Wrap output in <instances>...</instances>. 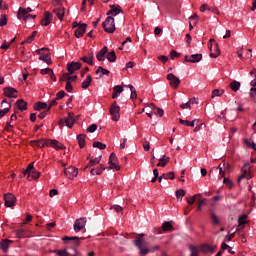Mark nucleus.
I'll list each match as a JSON object with an SVG mask.
<instances>
[{
    "label": "nucleus",
    "instance_id": "f257e3e1",
    "mask_svg": "<svg viewBox=\"0 0 256 256\" xmlns=\"http://www.w3.org/2000/svg\"><path fill=\"white\" fill-rule=\"evenodd\" d=\"M135 247H137V249H139V253L140 255H147L148 253H155V251H159V249H161V246L159 245H155L153 247L149 248H145L143 247V243H145V239L143 238H136L133 241Z\"/></svg>",
    "mask_w": 256,
    "mask_h": 256
},
{
    "label": "nucleus",
    "instance_id": "f03ea898",
    "mask_svg": "<svg viewBox=\"0 0 256 256\" xmlns=\"http://www.w3.org/2000/svg\"><path fill=\"white\" fill-rule=\"evenodd\" d=\"M38 147L39 149H43V147H54V149H65V145H63L59 141L47 140V139H39Z\"/></svg>",
    "mask_w": 256,
    "mask_h": 256
},
{
    "label": "nucleus",
    "instance_id": "7ed1b4c3",
    "mask_svg": "<svg viewBox=\"0 0 256 256\" xmlns=\"http://www.w3.org/2000/svg\"><path fill=\"white\" fill-rule=\"evenodd\" d=\"M75 114L73 112H69L67 117L61 118L59 121V125L69 127L72 129L75 125Z\"/></svg>",
    "mask_w": 256,
    "mask_h": 256
},
{
    "label": "nucleus",
    "instance_id": "20e7f679",
    "mask_svg": "<svg viewBox=\"0 0 256 256\" xmlns=\"http://www.w3.org/2000/svg\"><path fill=\"white\" fill-rule=\"evenodd\" d=\"M102 26L106 33H115V18L107 16Z\"/></svg>",
    "mask_w": 256,
    "mask_h": 256
},
{
    "label": "nucleus",
    "instance_id": "39448f33",
    "mask_svg": "<svg viewBox=\"0 0 256 256\" xmlns=\"http://www.w3.org/2000/svg\"><path fill=\"white\" fill-rule=\"evenodd\" d=\"M110 115H112V121H119L121 116L119 115V111H121V107L117 105V101H114L110 107Z\"/></svg>",
    "mask_w": 256,
    "mask_h": 256
},
{
    "label": "nucleus",
    "instance_id": "423d86ee",
    "mask_svg": "<svg viewBox=\"0 0 256 256\" xmlns=\"http://www.w3.org/2000/svg\"><path fill=\"white\" fill-rule=\"evenodd\" d=\"M249 171H251V166L249 165V163L244 164V166L242 167V174L237 180L238 184H240L243 179H251V173Z\"/></svg>",
    "mask_w": 256,
    "mask_h": 256
},
{
    "label": "nucleus",
    "instance_id": "0eeeda50",
    "mask_svg": "<svg viewBox=\"0 0 256 256\" xmlns=\"http://www.w3.org/2000/svg\"><path fill=\"white\" fill-rule=\"evenodd\" d=\"M51 253H55L58 256H77L79 252L77 251V249L73 248L70 251H68L67 249L52 250Z\"/></svg>",
    "mask_w": 256,
    "mask_h": 256
},
{
    "label": "nucleus",
    "instance_id": "6e6552de",
    "mask_svg": "<svg viewBox=\"0 0 256 256\" xmlns=\"http://www.w3.org/2000/svg\"><path fill=\"white\" fill-rule=\"evenodd\" d=\"M85 225H87V218L82 217V218L76 219L74 222V231L76 233H79V231H82V229H85Z\"/></svg>",
    "mask_w": 256,
    "mask_h": 256
},
{
    "label": "nucleus",
    "instance_id": "1a4fd4ad",
    "mask_svg": "<svg viewBox=\"0 0 256 256\" xmlns=\"http://www.w3.org/2000/svg\"><path fill=\"white\" fill-rule=\"evenodd\" d=\"M166 78L169 80V85L173 89H177V87L181 85V79H179V77L175 76L173 73L168 74Z\"/></svg>",
    "mask_w": 256,
    "mask_h": 256
},
{
    "label": "nucleus",
    "instance_id": "9d476101",
    "mask_svg": "<svg viewBox=\"0 0 256 256\" xmlns=\"http://www.w3.org/2000/svg\"><path fill=\"white\" fill-rule=\"evenodd\" d=\"M209 43L210 44L208 45V49L211 52L210 57L212 59H217V57H219L221 55V50H219V46L216 44V50H215V53H213V43H215V39L211 38L209 40Z\"/></svg>",
    "mask_w": 256,
    "mask_h": 256
},
{
    "label": "nucleus",
    "instance_id": "9b49d317",
    "mask_svg": "<svg viewBox=\"0 0 256 256\" xmlns=\"http://www.w3.org/2000/svg\"><path fill=\"white\" fill-rule=\"evenodd\" d=\"M5 207H15L17 198L15 195L8 193L4 195Z\"/></svg>",
    "mask_w": 256,
    "mask_h": 256
},
{
    "label": "nucleus",
    "instance_id": "f8f14e48",
    "mask_svg": "<svg viewBox=\"0 0 256 256\" xmlns=\"http://www.w3.org/2000/svg\"><path fill=\"white\" fill-rule=\"evenodd\" d=\"M64 173L68 179H75V177L79 175V170L75 167L69 166L68 168L64 169Z\"/></svg>",
    "mask_w": 256,
    "mask_h": 256
},
{
    "label": "nucleus",
    "instance_id": "ddd939ff",
    "mask_svg": "<svg viewBox=\"0 0 256 256\" xmlns=\"http://www.w3.org/2000/svg\"><path fill=\"white\" fill-rule=\"evenodd\" d=\"M109 169H115V171H119L121 166L117 165V154L112 152L109 156Z\"/></svg>",
    "mask_w": 256,
    "mask_h": 256
},
{
    "label": "nucleus",
    "instance_id": "4468645a",
    "mask_svg": "<svg viewBox=\"0 0 256 256\" xmlns=\"http://www.w3.org/2000/svg\"><path fill=\"white\" fill-rule=\"evenodd\" d=\"M109 7L110 10L106 13L107 17H117L123 11L119 5H110Z\"/></svg>",
    "mask_w": 256,
    "mask_h": 256
},
{
    "label": "nucleus",
    "instance_id": "2eb2a0df",
    "mask_svg": "<svg viewBox=\"0 0 256 256\" xmlns=\"http://www.w3.org/2000/svg\"><path fill=\"white\" fill-rule=\"evenodd\" d=\"M81 62H71L67 64V71L70 75H73L75 71H79L81 69Z\"/></svg>",
    "mask_w": 256,
    "mask_h": 256
},
{
    "label": "nucleus",
    "instance_id": "dca6fc26",
    "mask_svg": "<svg viewBox=\"0 0 256 256\" xmlns=\"http://www.w3.org/2000/svg\"><path fill=\"white\" fill-rule=\"evenodd\" d=\"M4 95L10 99H17V89L12 87H6L3 89Z\"/></svg>",
    "mask_w": 256,
    "mask_h": 256
},
{
    "label": "nucleus",
    "instance_id": "f3484780",
    "mask_svg": "<svg viewBox=\"0 0 256 256\" xmlns=\"http://www.w3.org/2000/svg\"><path fill=\"white\" fill-rule=\"evenodd\" d=\"M87 31V24H80L78 29L75 30L74 35L77 37V39H81L83 35H85V32Z\"/></svg>",
    "mask_w": 256,
    "mask_h": 256
},
{
    "label": "nucleus",
    "instance_id": "a211bd4d",
    "mask_svg": "<svg viewBox=\"0 0 256 256\" xmlns=\"http://www.w3.org/2000/svg\"><path fill=\"white\" fill-rule=\"evenodd\" d=\"M52 21H53V14H51V12H45L44 19L41 20V25L43 27H47Z\"/></svg>",
    "mask_w": 256,
    "mask_h": 256
},
{
    "label": "nucleus",
    "instance_id": "6ab92c4d",
    "mask_svg": "<svg viewBox=\"0 0 256 256\" xmlns=\"http://www.w3.org/2000/svg\"><path fill=\"white\" fill-rule=\"evenodd\" d=\"M109 52V48L107 46H104L96 55V59L98 61H105V56Z\"/></svg>",
    "mask_w": 256,
    "mask_h": 256
},
{
    "label": "nucleus",
    "instance_id": "aec40b11",
    "mask_svg": "<svg viewBox=\"0 0 256 256\" xmlns=\"http://www.w3.org/2000/svg\"><path fill=\"white\" fill-rule=\"evenodd\" d=\"M53 13H55L56 17H58L60 21H63L65 17V7L61 6L59 8H55Z\"/></svg>",
    "mask_w": 256,
    "mask_h": 256
},
{
    "label": "nucleus",
    "instance_id": "412c9836",
    "mask_svg": "<svg viewBox=\"0 0 256 256\" xmlns=\"http://www.w3.org/2000/svg\"><path fill=\"white\" fill-rule=\"evenodd\" d=\"M9 243H13V241L9 239L0 241V249H2L3 253H7L9 251Z\"/></svg>",
    "mask_w": 256,
    "mask_h": 256
},
{
    "label": "nucleus",
    "instance_id": "4be33fe9",
    "mask_svg": "<svg viewBox=\"0 0 256 256\" xmlns=\"http://www.w3.org/2000/svg\"><path fill=\"white\" fill-rule=\"evenodd\" d=\"M113 94H112V99H117V97H119V95H121L124 91L123 86L121 85H116L113 88Z\"/></svg>",
    "mask_w": 256,
    "mask_h": 256
},
{
    "label": "nucleus",
    "instance_id": "5701e85b",
    "mask_svg": "<svg viewBox=\"0 0 256 256\" xmlns=\"http://www.w3.org/2000/svg\"><path fill=\"white\" fill-rule=\"evenodd\" d=\"M16 106L18 107L19 111H27V102L23 99H18L16 101Z\"/></svg>",
    "mask_w": 256,
    "mask_h": 256
},
{
    "label": "nucleus",
    "instance_id": "b1692460",
    "mask_svg": "<svg viewBox=\"0 0 256 256\" xmlns=\"http://www.w3.org/2000/svg\"><path fill=\"white\" fill-rule=\"evenodd\" d=\"M32 11H33V9H31V8H27V9L19 8L17 17H18V19H22L23 16L28 15V13H31Z\"/></svg>",
    "mask_w": 256,
    "mask_h": 256
},
{
    "label": "nucleus",
    "instance_id": "393cba45",
    "mask_svg": "<svg viewBox=\"0 0 256 256\" xmlns=\"http://www.w3.org/2000/svg\"><path fill=\"white\" fill-rule=\"evenodd\" d=\"M79 237L77 236H73V237H69V236H66L63 241H72V243H74V246L75 247H79V245L81 244V241H79Z\"/></svg>",
    "mask_w": 256,
    "mask_h": 256
},
{
    "label": "nucleus",
    "instance_id": "a878e982",
    "mask_svg": "<svg viewBox=\"0 0 256 256\" xmlns=\"http://www.w3.org/2000/svg\"><path fill=\"white\" fill-rule=\"evenodd\" d=\"M230 89L237 93V91L241 88V82L234 80L229 84Z\"/></svg>",
    "mask_w": 256,
    "mask_h": 256
},
{
    "label": "nucleus",
    "instance_id": "bb28decb",
    "mask_svg": "<svg viewBox=\"0 0 256 256\" xmlns=\"http://www.w3.org/2000/svg\"><path fill=\"white\" fill-rule=\"evenodd\" d=\"M201 59H203L202 54H193L189 58V63H199V61H201Z\"/></svg>",
    "mask_w": 256,
    "mask_h": 256
},
{
    "label": "nucleus",
    "instance_id": "cd10ccee",
    "mask_svg": "<svg viewBox=\"0 0 256 256\" xmlns=\"http://www.w3.org/2000/svg\"><path fill=\"white\" fill-rule=\"evenodd\" d=\"M111 72L101 66L98 67V69L96 70V75H99V79H101V77H103V75H109Z\"/></svg>",
    "mask_w": 256,
    "mask_h": 256
},
{
    "label": "nucleus",
    "instance_id": "c85d7f7f",
    "mask_svg": "<svg viewBox=\"0 0 256 256\" xmlns=\"http://www.w3.org/2000/svg\"><path fill=\"white\" fill-rule=\"evenodd\" d=\"M200 251H202V253H214L215 249H213V247L210 245L203 244L200 246Z\"/></svg>",
    "mask_w": 256,
    "mask_h": 256
},
{
    "label": "nucleus",
    "instance_id": "c756f323",
    "mask_svg": "<svg viewBox=\"0 0 256 256\" xmlns=\"http://www.w3.org/2000/svg\"><path fill=\"white\" fill-rule=\"evenodd\" d=\"M103 171H105V167L103 165H100L97 168H92L90 170L91 175H101V173H103Z\"/></svg>",
    "mask_w": 256,
    "mask_h": 256
},
{
    "label": "nucleus",
    "instance_id": "7c9ffc66",
    "mask_svg": "<svg viewBox=\"0 0 256 256\" xmlns=\"http://www.w3.org/2000/svg\"><path fill=\"white\" fill-rule=\"evenodd\" d=\"M85 137H87V135L85 134H80L76 137L80 149H83V147H85Z\"/></svg>",
    "mask_w": 256,
    "mask_h": 256
},
{
    "label": "nucleus",
    "instance_id": "2f4dec72",
    "mask_svg": "<svg viewBox=\"0 0 256 256\" xmlns=\"http://www.w3.org/2000/svg\"><path fill=\"white\" fill-rule=\"evenodd\" d=\"M91 81H93V78L91 75H87L86 79L82 82V89H89V85H91Z\"/></svg>",
    "mask_w": 256,
    "mask_h": 256
},
{
    "label": "nucleus",
    "instance_id": "473e14b6",
    "mask_svg": "<svg viewBox=\"0 0 256 256\" xmlns=\"http://www.w3.org/2000/svg\"><path fill=\"white\" fill-rule=\"evenodd\" d=\"M106 59H108L109 63H115L117 61V55L115 51H111L107 54Z\"/></svg>",
    "mask_w": 256,
    "mask_h": 256
},
{
    "label": "nucleus",
    "instance_id": "72a5a7b5",
    "mask_svg": "<svg viewBox=\"0 0 256 256\" xmlns=\"http://www.w3.org/2000/svg\"><path fill=\"white\" fill-rule=\"evenodd\" d=\"M35 111H41V109H48L47 103L45 102H37L34 104Z\"/></svg>",
    "mask_w": 256,
    "mask_h": 256
},
{
    "label": "nucleus",
    "instance_id": "f704fd0d",
    "mask_svg": "<svg viewBox=\"0 0 256 256\" xmlns=\"http://www.w3.org/2000/svg\"><path fill=\"white\" fill-rule=\"evenodd\" d=\"M39 61H44V63H47V65H52L53 61H51V56L49 54L41 55L39 57Z\"/></svg>",
    "mask_w": 256,
    "mask_h": 256
},
{
    "label": "nucleus",
    "instance_id": "c9c22d12",
    "mask_svg": "<svg viewBox=\"0 0 256 256\" xmlns=\"http://www.w3.org/2000/svg\"><path fill=\"white\" fill-rule=\"evenodd\" d=\"M34 168H35V167H34V163H33V162L30 163V164L27 166L26 170L23 172V176L25 177V175H28V177H30V175H31V173H32V171H33Z\"/></svg>",
    "mask_w": 256,
    "mask_h": 256
},
{
    "label": "nucleus",
    "instance_id": "e433bc0d",
    "mask_svg": "<svg viewBox=\"0 0 256 256\" xmlns=\"http://www.w3.org/2000/svg\"><path fill=\"white\" fill-rule=\"evenodd\" d=\"M189 250L190 256H199V248H197L196 246L190 245Z\"/></svg>",
    "mask_w": 256,
    "mask_h": 256
},
{
    "label": "nucleus",
    "instance_id": "4c0bfd02",
    "mask_svg": "<svg viewBox=\"0 0 256 256\" xmlns=\"http://www.w3.org/2000/svg\"><path fill=\"white\" fill-rule=\"evenodd\" d=\"M125 87H127V85H125ZM128 88L131 91V95H130V99H135L137 97V90L135 89V86L133 85H128Z\"/></svg>",
    "mask_w": 256,
    "mask_h": 256
},
{
    "label": "nucleus",
    "instance_id": "58836bf2",
    "mask_svg": "<svg viewBox=\"0 0 256 256\" xmlns=\"http://www.w3.org/2000/svg\"><path fill=\"white\" fill-rule=\"evenodd\" d=\"M92 147L100 149L101 151L107 149V145L103 144L102 142H94Z\"/></svg>",
    "mask_w": 256,
    "mask_h": 256
},
{
    "label": "nucleus",
    "instance_id": "ea45409f",
    "mask_svg": "<svg viewBox=\"0 0 256 256\" xmlns=\"http://www.w3.org/2000/svg\"><path fill=\"white\" fill-rule=\"evenodd\" d=\"M35 37H37V31L32 32V34L28 36L24 42H22V45L25 43H33V39H35Z\"/></svg>",
    "mask_w": 256,
    "mask_h": 256
},
{
    "label": "nucleus",
    "instance_id": "a19ab883",
    "mask_svg": "<svg viewBox=\"0 0 256 256\" xmlns=\"http://www.w3.org/2000/svg\"><path fill=\"white\" fill-rule=\"evenodd\" d=\"M9 111H11V104H8V107H5L4 109L0 110V119H3L6 113H9Z\"/></svg>",
    "mask_w": 256,
    "mask_h": 256
},
{
    "label": "nucleus",
    "instance_id": "79ce46f5",
    "mask_svg": "<svg viewBox=\"0 0 256 256\" xmlns=\"http://www.w3.org/2000/svg\"><path fill=\"white\" fill-rule=\"evenodd\" d=\"M222 93H225V90H219V89H215L212 91V99H215V97H221Z\"/></svg>",
    "mask_w": 256,
    "mask_h": 256
},
{
    "label": "nucleus",
    "instance_id": "37998d69",
    "mask_svg": "<svg viewBox=\"0 0 256 256\" xmlns=\"http://www.w3.org/2000/svg\"><path fill=\"white\" fill-rule=\"evenodd\" d=\"M163 231H171L173 229V224L171 222H164L162 224Z\"/></svg>",
    "mask_w": 256,
    "mask_h": 256
},
{
    "label": "nucleus",
    "instance_id": "c03bdc74",
    "mask_svg": "<svg viewBox=\"0 0 256 256\" xmlns=\"http://www.w3.org/2000/svg\"><path fill=\"white\" fill-rule=\"evenodd\" d=\"M210 219L213 223V225H219V217L213 212L210 213Z\"/></svg>",
    "mask_w": 256,
    "mask_h": 256
},
{
    "label": "nucleus",
    "instance_id": "a18cd8bd",
    "mask_svg": "<svg viewBox=\"0 0 256 256\" xmlns=\"http://www.w3.org/2000/svg\"><path fill=\"white\" fill-rule=\"evenodd\" d=\"M162 177L163 179H170L171 181H173V179H175V172L162 174Z\"/></svg>",
    "mask_w": 256,
    "mask_h": 256
},
{
    "label": "nucleus",
    "instance_id": "49530a36",
    "mask_svg": "<svg viewBox=\"0 0 256 256\" xmlns=\"http://www.w3.org/2000/svg\"><path fill=\"white\" fill-rule=\"evenodd\" d=\"M223 183L228 187V189H233V181H231V179L224 177Z\"/></svg>",
    "mask_w": 256,
    "mask_h": 256
},
{
    "label": "nucleus",
    "instance_id": "de8ad7c7",
    "mask_svg": "<svg viewBox=\"0 0 256 256\" xmlns=\"http://www.w3.org/2000/svg\"><path fill=\"white\" fill-rule=\"evenodd\" d=\"M185 197V190L179 189L176 191V199L179 201V199Z\"/></svg>",
    "mask_w": 256,
    "mask_h": 256
},
{
    "label": "nucleus",
    "instance_id": "09e8293b",
    "mask_svg": "<svg viewBox=\"0 0 256 256\" xmlns=\"http://www.w3.org/2000/svg\"><path fill=\"white\" fill-rule=\"evenodd\" d=\"M244 144H245L249 149H253L254 151H256L255 143H251V142L249 141V139H245V140H244Z\"/></svg>",
    "mask_w": 256,
    "mask_h": 256
},
{
    "label": "nucleus",
    "instance_id": "8fccbe9b",
    "mask_svg": "<svg viewBox=\"0 0 256 256\" xmlns=\"http://www.w3.org/2000/svg\"><path fill=\"white\" fill-rule=\"evenodd\" d=\"M60 81H66V83H67L68 81H71V75H70L69 73L63 74V75L61 76V78H60Z\"/></svg>",
    "mask_w": 256,
    "mask_h": 256
},
{
    "label": "nucleus",
    "instance_id": "3c124183",
    "mask_svg": "<svg viewBox=\"0 0 256 256\" xmlns=\"http://www.w3.org/2000/svg\"><path fill=\"white\" fill-rule=\"evenodd\" d=\"M5 25H7V16L6 15H1L0 27H5Z\"/></svg>",
    "mask_w": 256,
    "mask_h": 256
},
{
    "label": "nucleus",
    "instance_id": "603ef678",
    "mask_svg": "<svg viewBox=\"0 0 256 256\" xmlns=\"http://www.w3.org/2000/svg\"><path fill=\"white\" fill-rule=\"evenodd\" d=\"M186 201H187L188 205H193V203H195V201H197V194H195L194 196H192L190 198H186Z\"/></svg>",
    "mask_w": 256,
    "mask_h": 256
},
{
    "label": "nucleus",
    "instance_id": "864d4df0",
    "mask_svg": "<svg viewBox=\"0 0 256 256\" xmlns=\"http://www.w3.org/2000/svg\"><path fill=\"white\" fill-rule=\"evenodd\" d=\"M65 95H67V93H65L64 90L59 91V92L56 94V100L59 101V100L63 99V97H65Z\"/></svg>",
    "mask_w": 256,
    "mask_h": 256
},
{
    "label": "nucleus",
    "instance_id": "5fc2aeb1",
    "mask_svg": "<svg viewBox=\"0 0 256 256\" xmlns=\"http://www.w3.org/2000/svg\"><path fill=\"white\" fill-rule=\"evenodd\" d=\"M95 131H97V124H91V125L87 128V132H88V133H95Z\"/></svg>",
    "mask_w": 256,
    "mask_h": 256
},
{
    "label": "nucleus",
    "instance_id": "6e6d98bb",
    "mask_svg": "<svg viewBox=\"0 0 256 256\" xmlns=\"http://www.w3.org/2000/svg\"><path fill=\"white\" fill-rule=\"evenodd\" d=\"M41 75H50V73H53V69L51 68H45L40 70Z\"/></svg>",
    "mask_w": 256,
    "mask_h": 256
},
{
    "label": "nucleus",
    "instance_id": "4d7b16f0",
    "mask_svg": "<svg viewBox=\"0 0 256 256\" xmlns=\"http://www.w3.org/2000/svg\"><path fill=\"white\" fill-rule=\"evenodd\" d=\"M31 173L32 179H39L41 177V172H37V170H33Z\"/></svg>",
    "mask_w": 256,
    "mask_h": 256
},
{
    "label": "nucleus",
    "instance_id": "13d9d810",
    "mask_svg": "<svg viewBox=\"0 0 256 256\" xmlns=\"http://www.w3.org/2000/svg\"><path fill=\"white\" fill-rule=\"evenodd\" d=\"M205 201H206L205 198L198 200L197 211H201L203 205H205Z\"/></svg>",
    "mask_w": 256,
    "mask_h": 256
},
{
    "label": "nucleus",
    "instance_id": "bf43d9fd",
    "mask_svg": "<svg viewBox=\"0 0 256 256\" xmlns=\"http://www.w3.org/2000/svg\"><path fill=\"white\" fill-rule=\"evenodd\" d=\"M190 19L193 21V25H197V23H199V16H197V14L190 16Z\"/></svg>",
    "mask_w": 256,
    "mask_h": 256
},
{
    "label": "nucleus",
    "instance_id": "052dcab7",
    "mask_svg": "<svg viewBox=\"0 0 256 256\" xmlns=\"http://www.w3.org/2000/svg\"><path fill=\"white\" fill-rule=\"evenodd\" d=\"M223 167H225V163L220 164V165L218 166L219 173H220V177H225V171L223 170Z\"/></svg>",
    "mask_w": 256,
    "mask_h": 256
},
{
    "label": "nucleus",
    "instance_id": "680f3d73",
    "mask_svg": "<svg viewBox=\"0 0 256 256\" xmlns=\"http://www.w3.org/2000/svg\"><path fill=\"white\" fill-rule=\"evenodd\" d=\"M65 89L68 93H71L73 91V85H71V81L66 82Z\"/></svg>",
    "mask_w": 256,
    "mask_h": 256
},
{
    "label": "nucleus",
    "instance_id": "e2e57ef3",
    "mask_svg": "<svg viewBox=\"0 0 256 256\" xmlns=\"http://www.w3.org/2000/svg\"><path fill=\"white\" fill-rule=\"evenodd\" d=\"M209 9H211V6H209L208 4H203L202 6H200L201 13H205V11H209Z\"/></svg>",
    "mask_w": 256,
    "mask_h": 256
},
{
    "label": "nucleus",
    "instance_id": "0e129e2a",
    "mask_svg": "<svg viewBox=\"0 0 256 256\" xmlns=\"http://www.w3.org/2000/svg\"><path fill=\"white\" fill-rule=\"evenodd\" d=\"M169 157H166L165 161H159V163L157 164V167H165L167 165V163H169Z\"/></svg>",
    "mask_w": 256,
    "mask_h": 256
},
{
    "label": "nucleus",
    "instance_id": "69168bd1",
    "mask_svg": "<svg viewBox=\"0 0 256 256\" xmlns=\"http://www.w3.org/2000/svg\"><path fill=\"white\" fill-rule=\"evenodd\" d=\"M111 209H114V211H116V213H123V207H121L119 205H114L111 207Z\"/></svg>",
    "mask_w": 256,
    "mask_h": 256
},
{
    "label": "nucleus",
    "instance_id": "338daca9",
    "mask_svg": "<svg viewBox=\"0 0 256 256\" xmlns=\"http://www.w3.org/2000/svg\"><path fill=\"white\" fill-rule=\"evenodd\" d=\"M81 61H83L84 63H87L88 65L93 66V61H91V60L89 59V57H87V56L82 57V58H81Z\"/></svg>",
    "mask_w": 256,
    "mask_h": 256
},
{
    "label": "nucleus",
    "instance_id": "774afa93",
    "mask_svg": "<svg viewBox=\"0 0 256 256\" xmlns=\"http://www.w3.org/2000/svg\"><path fill=\"white\" fill-rule=\"evenodd\" d=\"M37 15H33V14H26L25 16H22V19H24V21H27V19H36Z\"/></svg>",
    "mask_w": 256,
    "mask_h": 256
}]
</instances>
